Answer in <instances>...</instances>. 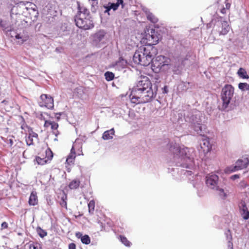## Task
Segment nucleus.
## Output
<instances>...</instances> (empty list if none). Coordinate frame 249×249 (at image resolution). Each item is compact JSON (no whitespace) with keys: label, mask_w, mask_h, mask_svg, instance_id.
Instances as JSON below:
<instances>
[{"label":"nucleus","mask_w":249,"mask_h":249,"mask_svg":"<svg viewBox=\"0 0 249 249\" xmlns=\"http://www.w3.org/2000/svg\"><path fill=\"white\" fill-rule=\"evenodd\" d=\"M149 89H152L151 81L148 77L144 76L138 82L133 90L142 91L143 90H148Z\"/></svg>","instance_id":"9d476101"},{"label":"nucleus","mask_w":249,"mask_h":249,"mask_svg":"<svg viewBox=\"0 0 249 249\" xmlns=\"http://www.w3.org/2000/svg\"><path fill=\"white\" fill-rule=\"evenodd\" d=\"M238 76L243 79H249V76L247 74V71L244 68H240L237 71Z\"/></svg>","instance_id":"a878e982"},{"label":"nucleus","mask_w":249,"mask_h":249,"mask_svg":"<svg viewBox=\"0 0 249 249\" xmlns=\"http://www.w3.org/2000/svg\"><path fill=\"white\" fill-rule=\"evenodd\" d=\"M36 140L34 137H28L26 139V143L28 145L34 144V141Z\"/></svg>","instance_id":"c9c22d12"},{"label":"nucleus","mask_w":249,"mask_h":249,"mask_svg":"<svg viewBox=\"0 0 249 249\" xmlns=\"http://www.w3.org/2000/svg\"><path fill=\"white\" fill-rule=\"evenodd\" d=\"M215 27V30L220 36L227 35L231 28L228 22L226 21H221Z\"/></svg>","instance_id":"ddd939ff"},{"label":"nucleus","mask_w":249,"mask_h":249,"mask_svg":"<svg viewBox=\"0 0 249 249\" xmlns=\"http://www.w3.org/2000/svg\"><path fill=\"white\" fill-rule=\"evenodd\" d=\"M69 249H76V245L73 243H71L69 245Z\"/></svg>","instance_id":"79ce46f5"},{"label":"nucleus","mask_w":249,"mask_h":249,"mask_svg":"<svg viewBox=\"0 0 249 249\" xmlns=\"http://www.w3.org/2000/svg\"><path fill=\"white\" fill-rule=\"evenodd\" d=\"M83 244L88 245L90 243V238L88 235H85L83 236L81 240Z\"/></svg>","instance_id":"72a5a7b5"},{"label":"nucleus","mask_w":249,"mask_h":249,"mask_svg":"<svg viewBox=\"0 0 249 249\" xmlns=\"http://www.w3.org/2000/svg\"><path fill=\"white\" fill-rule=\"evenodd\" d=\"M151 68L154 72L159 73L169 68L171 60L169 58L160 55L157 56L155 59L152 61Z\"/></svg>","instance_id":"39448f33"},{"label":"nucleus","mask_w":249,"mask_h":249,"mask_svg":"<svg viewBox=\"0 0 249 249\" xmlns=\"http://www.w3.org/2000/svg\"><path fill=\"white\" fill-rule=\"evenodd\" d=\"M216 189L218 190L219 195L220 196L222 197L223 198H224V199L226 198L227 196L226 193H225L224 192V189H221V188H218V187H217V188H216Z\"/></svg>","instance_id":"e433bc0d"},{"label":"nucleus","mask_w":249,"mask_h":249,"mask_svg":"<svg viewBox=\"0 0 249 249\" xmlns=\"http://www.w3.org/2000/svg\"><path fill=\"white\" fill-rule=\"evenodd\" d=\"M89 212L90 214H93L95 209V202L94 200H90L88 204Z\"/></svg>","instance_id":"c756f323"},{"label":"nucleus","mask_w":249,"mask_h":249,"mask_svg":"<svg viewBox=\"0 0 249 249\" xmlns=\"http://www.w3.org/2000/svg\"><path fill=\"white\" fill-rule=\"evenodd\" d=\"M29 6L26 7V9L28 11L29 13H31V11H32L34 13L35 17L37 16L38 14V12L37 10V7L36 6L31 2H29Z\"/></svg>","instance_id":"393cba45"},{"label":"nucleus","mask_w":249,"mask_h":249,"mask_svg":"<svg viewBox=\"0 0 249 249\" xmlns=\"http://www.w3.org/2000/svg\"><path fill=\"white\" fill-rule=\"evenodd\" d=\"M75 236L77 238H80L81 239L83 237V235L80 232H77L75 233Z\"/></svg>","instance_id":"c03bdc74"},{"label":"nucleus","mask_w":249,"mask_h":249,"mask_svg":"<svg viewBox=\"0 0 249 249\" xmlns=\"http://www.w3.org/2000/svg\"><path fill=\"white\" fill-rule=\"evenodd\" d=\"M16 39H18V44L22 45L29 39V36L28 34H17L15 36Z\"/></svg>","instance_id":"aec40b11"},{"label":"nucleus","mask_w":249,"mask_h":249,"mask_svg":"<svg viewBox=\"0 0 249 249\" xmlns=\"http://www.w3.org/2000/svg\"><path fill=\"white\" fill-rule=\"evenodd\" d=\"M239 185L241 188H245L247 186V184L246 182H245L244 181H242L240 182Z\"/></svg>","instance_id":"37998d69"},{"label":"nucleus","mask_w":249,"mask_h":249,"mask_svg":"<svg viewBox=\"0 0 249 249\" xmlns=\"http://www.w3.org/2000/svg\"><path fill=\"white\" fill-rule=\"evenodd\" d=\"M226 9L225 7L223 8L221 10V11H220L221 13L222 14H226Z\"/></svg>","instance_id":"8fccbe9b"},{"label":"nucleus","mask_w":249,"mask_h":249,"mask_svg":"<svg viewBox=\"0 0 249 249\" xmlns=\"http://www.w3.org/2000/svg\"><path fill=\"white\" fill-rule=\"evenodd\" d=\"M241 214L243 218L247 220L249 218V211L244 201H242L239 204Z\"/></svg>","instance_id":"f3484780"},{"label":"nucleus","mask_w":249,"mask_h":249,"mask_svg":"<svg viewBox=\"0 0 249 249\" xmlns=\"http://www.w3.org/2000/svg\"><path fill=\"white\" fill-rule=\"evenodd\" d=\"M234 166L227 167L224 170L225 172L230 174L247 168L249 164V160L248 158L239 159L236 162Z\"/></svg>","instance_id":"1a4fd4ad"},{"label":"nucleus","mask_w":249,"mask_h":249,"mask_svg":"<svg viewBox=\"0 0 249 249\" xmlns=\"http://www.w3.org/2000/svg\"><path fill=\"white\" fill-rule=\"evenodd\" d=\"M90 3L92 7L95 9V7H97L98 0H91Z\"/></svg>","instance_id":"58836bf2"},{"label":"nucleus","mask_w":249,"mask_h":249,"mask_svg":"<svg viewBox=\"0 0 249 249\" xmlns=\"http://www.w3.org/2000/svg\"><path fill=\"white\" fill-rule=\"evenodd\" d=\"M218 178V176L215 174L208 175L206 177V184L208 187L212 189L217 188Z\"/></svg>","instance_id":"f8f14e48"},{"label":"nucleus","mask_w":249,"mask_h":249,"mask_svg":"<svg viewBox=\"0 0 249 249\" xmlns=\"http://www.w3.org/2000/svg\"><path fill=\"white\" fill-rule=\"evenodd\" d=\"M239 178V175H234L231 177V178L232 180H234L236 178Z\"/></svg>","instance_id":"09e8293b"},{"label":"nucleus","mask_w":249,"mask_h":249,"mask_svg":"<svg viewBox=\"0 0 249 249\" xmlns=\"http://www.w3.org/2000/svg\"><path fill=\"white\" fill-rule=\"evenodd\" d=\"M80 184V180L78 179H74L70 182L69 187L71 190L76 189L79 187Z\"/></svg>","instance_id":"b1692460"},{"label":"nucleus","mask_w":249,"mask_h":249,"mask_svg":"<svg viewBox=\"0 0 249 249\" xmlns=\"http://www.w3.org/2000/svg\"><path fill=\"white\" fill-rule=\"evenodd\" d=\"M231 7V3L229 2V0H225V8L227 9H230Z\"/></svg>","instance_id":"a19ab883"},{"label":"nucleus","mask_w":249,"mask_h":249,"mask_svg":"<svg viewBox=\"0 0 249 249\" xmlns=\"http://www.w3.org/2000/svg\"><path fill=\"white\" fill-rule=\"evenodd\" d=\"M14 142L12 139H9L8 141V144L10 147H12L13 145Z\"/></svg>","instance_id":"de8ad7c7"},{"label":"nucleus","mask_w":249,"mask_h":249,"mask_svg":"<svg viewBox=\"0 0 249 249\" xmlns=\"http://www.w3.org/2000/svg\"><path fill=\"white\" fill-rule=\"evenodd\" d=\"M0 27L4 30H9V25L7 22L6 20H1L0 21Z\"/></svg>","instance_id":"f704fd0d"},{"label":"nucleus","mask_w":249,"mask_h":249,"mask_svg":"<svg viewBox=\"0 0 249 249\" xmlns=\"http://www.w3.org/2000/svg\"><path fill=\"white\" fill-rule=\"evenodd\" d=\"M153 82H155V84H156V90H157V89H158V85L157 84H159L160 82V77L159 76V75H155V76L154 77L153 79Z\"/></svg>","instance_id":"4c0bfd02"},{"label":"nucleus","mask_w":249,"mask_h":249,"mask_svg":"<svg viewBox=\"0 0 249 249\" xmlns=\"http://www.w3.org/2000/svg\"><path fill=\"white\" fill-rule=\"evenodd\" d=\"M169 151L174 156H178L183 157L184 160H186L187 163L182 164L181 166L186 168H190V165L192 162V160L187 155V152L188 151L187 148L181 149L179 145L176 143L171 142L169 144Z\"/></svg>","instance_id":"20e7f679"},{"label":"nucleus","mask_w":249,"mask_h":249,"mask_svg":"<svg viewBox=\"0 0 249 249\" xmlns=\"http://www.w3.org/2000/svg\"><path fill=\"white\" fill-rule=\"evenodd\" d=\"M67 196L66 195L64 196L61 197L60 204L62 207H64L66 210H67Z\"/></svg>","instance_id":"2f4dec72"},{"label":"nucleus","mask_w":249,"mask_h":249,"mask_svg":"<svg viewBox=\"0 0 249 249\" xmlns=\"http://www.w3.org/2000/svg\"><path fill=\"white\" fill-rule=\"evenodd\" d=\"M29 249H42L41 246L40 244L37 242H33L30 244L29 246Z\"/></svg>","instance_id":"473e14b6"},{"label":"nucleus","mask_w":249,"mask_h":249,"mask_svg":"<svg viewBox=\"0 0 249 249\" xmlns=\"http://www.w3.org/2000/svg\"><path fill=\"white\" fill-rule=\"evenodd\" d=\"M168 92V87L167 86H164L162 88V92L163 93H167Z\"/></svg>","instance_id":"49530a36"},{"label":"nucleus","mask_w":249,"mask_h":249,"mask_svg":"<svg viewBox=\"0 0 249 249\" xmlns=\"http://www.w3.org/2000/svg\"><path fill=\"white\" fill-rule=\"evenodd\" d=\"M77 156V154L71 151L68 155L65 162L66 167L67 169L68 172H70L71 166L74 165L75 160Z\"/></svg>","instance_id":"2eb2a0df"},{"label":"nucleus","mask_w":249,"mask_h":249,"mask_svg":"<svg viewBox=\"0 0 249 249\" xmlns=\"http://www.w3.org/2000/svg\"><path fill=\"white\" fill-rule=\"evenodd\" d=\"M114 133L115 131L113 128L106 131L103 134L102 138L105 140L112 139Z\"/></svg>","instance_id":"5701e85b"},{"label":"nucleus","mask_w":249,"mask_h":249,"mask_svg":"<svg viewBox=\"0 0 249 249\" xmlns=\"http://www.w3.org/2000/svg\"><path fill=\"white\" fill-rule=\"evenodd\" d=\"M38 200L37 196V193L35 191L31 192L29 197L28 203L30 206H35L38 204Z\"/></svg>","instance_id":"412c9836"},{"label":"nucleus","mask_w":249,"mask_h":249,"mask_svg":"<svg viewBox=\"0 0 249 249\" xmlns=\"http://www.w3.org/2000/svg\"><path fill=\"white\" fill-rule=\"evenodd\" d=\"M39 235L41 237H44L47 235V232L43 230H41V232L39 233Z\"/></svg>","instance_id":"a18cd8bd"},{"label":"nucleus","mask_w":249,"mask_h":249,"mask_svg":"<svg viewBox=\"0 0 249 249\" xmlns=\"http://www.w3.org/2000/svg\"><path fill=\"white\" fill-rule=\"evenodd\" d=\"M41 107H45L48 109H52L53 107V99L50 95L42 94L40 96V100L38 102Z\"/></svg>","instance_id":"9b49d317"},{"label":"nucleus","mask_w":249,"mask_h":249,"mask_svg":"<svg viewBox=\"0 0 249 249\" xmlns=\"http://www.w3.org/2000/svg\"><path fill=\"white\" fill-rule=\"evenodd\" d=\"M105 79L107 81L112 80L114 78V74L110 71H107L105 73Z\"/></svg>","instance_id":"7c9ffc66"},{"label":"nucleus","mask_w":249,"mask_h":249,"mask_svg":"<svg viewBox=\"0 0 249 249\" xmlns=\"http://www.w3.org/2000/svg\"><path fill=\"white\" fill-rule=\"evenodd\" d=\"M147 18L148 20L153 23H156L158 21V18L152 13L147 14Z\"/></svg>","instance_id":"bb28decb"},{"label":"nucleus","mask_w":249,"mask_h":249,"mask_svg":"<svg viewBox=\"0 0 249 249\" xmlns=\"http://www.w3.org/2000/svg\"><path fill=\"white\" fill-rule=\"evenodd\" d=\"M145 39L146 40L145 43L146 45H153L157 44L161 39V36L155 29H150L147 30L146 33Z\"/></svg>","instance_id":"6e6552de"},{"label":"nucleus","mask_w":249,"mask_h":249,"mask_svg":"<svg viewBox=\"0 0 249 249\" xmlns=\"http://www.w3.org/2000/svg\"><path fill=\"white\" fill-rule=\"evenodd\" d=\"M200 144L201 149L205 154L210 152L212 149V145L208 138L203 139Z\"/></svg>","instance_id":"a211bd4d"},{"label":"nucleus","mask_w":249,"mask_h":249,"mask_svg":"<svg viewBox=\"0 0 249 249\" xmlns=\"http://www.w3.org/2000/svg\"><path fill=\"white\" fill-rule=\"evenodd\" d=\"M82 145V141L80 139H76L73 143L71 151L75 153L77 156L83 155Z\"/></svg>","instance_id":"4468645a"},{"label":"nucleus","mask_w":249,"mask_h":249,"mask_svg":"<svg viewBox=\"0 0 249 249\" xmlns=\"http://www.w3.org/2000/svg\"><path fill=\"white\" fill-rule=\"evenodd\" d=\"M157 52L154 46L145 45L139 47L133 55V61L137 64L144 66L149 65L152 62L153 56Z\"/></svg>","instance_id":"f257e3e1"},{"label":"nucleus","mask_w":249,"mask_h":249,"mask_svg":"<svg viewBox=\"0 0 249 249\" xmlns=\"http://www.w3.org/2000/svg\"><path fill=\"white\" fill-rule=\"evenodd\" d=\"M8 227V223L6 222H3L1 225V230L7 229Z\"/></svg>","instance_id":"ea45409f"},{"label":"nucleus","mask_w":249,"mask_h":249,"mask_svg":"<svg viewBox=\"0 0 249 249\" xmlns=\"http://www.w3.org/2000/svg\"><path fill=\"white\" fill-rule=\"evenodd\" d=\"M21 128L24 130L26 132L28 133V137H34L35 140L37 139V134L34 132L33 128L31 127L28 126L25 124H23L21 125Z\"/></svg>","instance_id":"6ab92c4d"},{"label":"nucleus","mask_w":249,"mask_h":249,"mask_svg":"<svg viewBox=\"0 0 249 249\" xmlns=\"http://www.w3.org/2000/svg\"><path fill=\"white\" fill-rule=\"evenodd\" d=\"M119 239L121 242L126 247H130L131 243V242L126 238V237L123 235H120Z\"/></svg>","instance_id":"cd10ccee"},{"label":"nucleus","mask_w":249,"mask_h":249,"mask_svg":"<svg viewBox=\"0 0 249 249\" xmlns=\"http://www.w3.org/2000/svg\"><path fill=\"white\" fill-rule=\"evenodd\" d=\"M238 88L243 91H249V84L247 83H240Z\"/></svg>","instance_id":"c85d7f7f"},{"label":"nucleus","mask_w":249,"mask_h":249,"mask_svg":"<svg viewBox=\"0 0 249 249\" xmlns=\"http://www.w3.org/2000/svg\"><path fill=\"white\" fill-rule=\"evenodd\" d=\"M131 96V100L132 103H147L154 97V92L153 89L142 91L133 90Z\"/></svg>","instance_id":"7ed1b4c3"},{"label":"nucleus","mask_w":249,"mask_h":249,"mask_svg":"<svg viewBox=\"0 0 249 249\" xmlns=\"http://www.w3.org/2000/svg\"><path fill=\"white\" fill-rule=\"evenodd\" d=\"M122 4V7H123L124 6L123 4V0H118V1L117 3H109L108 5L106 7V12L109 11L110 9H113V10H116L118 9L119 6L120 4Z\"/></svg>","instance_id":"4be33fe9"},{"label":"nucleus","mask_w":249,"mask_h":249,"mask_svg":"<svg viewBox=\"0 0 249 249\" xmlns=\"http://www.w3.org/2000/svg\"><path fill=\"white\" fill-rule=\"evenodd\" d=\"M7 101H6V100H3V101L1 102V103H4V104H5V103H7Z\"/></svg>","instance_id":"3c124183"},{"label":"nucleus","mask_w":249,"mask_h":249,"mask_svg":"<svg viewBox=\"0 0 249 249\" xmlns=\"http://www.w3.org/2000/svg\"><path fill=\"white\" fill-rule=\"evenodd\" d=\"M53 157V154L49 147L42 148L38 153V155L36 156L34 162L35 164L43 166L50 163Z\"/></svg>","instance_id":"423d86ee"},{"label":"nucleus","mask_w":249,"mask_h":249,"mask_svg":"<svg viewBox=\"0 0 249 249\" xmlns=\"http://www.w3.org/2000/svg\"><path fill=\"white\" fill-rule=\"evenodd\" d=\"M234 93V88L227 84L222 89L221 99L222 100V108L225 109L228 107Z\"/></svg>","instance_id":"0eeeda50"},{"label":"nucleus","mask_w":249,"mask_h":249,"mask_svg":"<svg viewBox=\"0 0 249 249\" xmlns=\"http://www.w3.org/2000/svg\"><path fill=\"white\" fill-rule=\"evenodd\" d=\"M58 124L52 121L45 120V123L44 124V126L45 127H48L51 126V128L53 132V134L57 136L59 134V132L57 130V128L58 127Z\"/></svg>","instance_id":"dca6fc26"},{"label":"nucleus","mask_w":249,"mask_h":249,"mask_svg":"<svg viewBox=\"0 0 249 249\" xmlns=\"http://www.w3.org/2000/svg\"><path fill=\"white\" fill-rule=\"evenodd\" d=\"M74 20L76 25L79 28L89 30L94 27L89 12L85 7L78 6V13L75 16Z\"/></svg>","instance_id":"f03ea898"}]
</instances>
